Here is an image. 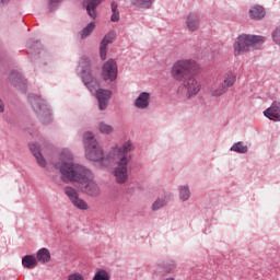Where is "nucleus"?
Listing matches in <instances>:
<instances>
[{"label": "nucleus", "instance_id": "nucleus-20", "mask_svg": "<svg viewBox=\"0 0 280 280\" xmlns=\"http://www.w3.org/2000/svg\"><path fill=\"white\" fill-rule=\"evenodd\" d=\"M36 259L37 261H40V264H47L51 261V253H49V249L47 248H40L37 252Z\"/></svg>", "mask_w": 280, "mask_h": 280}, {"label": "nucleus", "instance_id": "nucleus-18", "mask_svg": "<svg viewBox=\"0 0 280 280\" xmlns=\"http://www.w3.org/2000/svg\"><path fill=\"white\" fill-rule=\"evenodd\" d=\"M222 80L223 86L229 90L231 86H234L235 82L237 81V74H235V72H225Z\"/></svg>", "mask_w": 280, "mask_h": 280}, {"label": "nucleus", "instance_id": "nucleus-6", "mask_svg": "<svg viewBox=\"0 0 280 280\" xmlns=\"http://www.w3.org/2000/svg\"><path fill=\"white\" fill-rule=\"evenodd\" d=\"M187 97H196L202 89V84L194 75H189L183 81Z\"/></svg>", "mask_w": 280, "mask_h": 280}, {"label": "nucleus", "instance_id": "nucleus-36", "mask_svg": "<svg viewBox=\"0 0 280 280\" xmlns=\"http://www.w3.org/2000/svg\"><path fill=\"white\" fill-rule=\"evenodd\" d=\"M81 67H84V63H81Z\"/></svg>", "mask_w": 280, "mask_h": 280}, {"label": "nucleus", "instance_id": "nucleus-24", "mask_svg": "<svg viewBox=\"0 0 280 280\" xmlns=\"http://www.w3.org/2000/svg\"><path fill=\"white\" fill-rule=\"evenodd\" d=\"M231 152H237L238 154H246L248 147L244 145V142H236L232 148Z\"/></svg>", "mask_w": 280, "mask_h": 280}, {"label": "nucleus", "instance_id": "nucleus-31", "mask_svg": "<svg viewBox=\"0 0 280 280\" xmlns=\"http://www.w3.org/2000/svg\"><path fill=\"white\" fill-rule=\"evenodd\" d=\"M133 5H142L143 8H150L152 0H131Z\"/></svg>", "mask_w": 280, "mask_h": 280}, {"label": "nucleus", "instance_id": "nucleus-21", "mask_svg": "<svg viewBox=\"0 0 280 280\" xmlns=\"http://www.w3.org/2000/svg\"><path fill=\"white\" fill-rule=\"evenodd\" d=\"M229 90L226 89V86H224V84H219V85H213L210 89V95H212V97H221V95H224V93H226Z\"/></svg>", "mask_w": 280, "mask_h": 280}, {"label": "nucleus", "instance_id": "nucleus-35", "mask_svg": "<svg viewBox=\"0 0 280 280\" xmlns=\"http://www.w3.org/2000/svg\"><path fill=\"white\" fill-rule=\"evenodd\" d=\"M2 1V3H8V0H1Z\"/></svg>", "mask_w": 280, "mask_h": 280}, {"label": "nucleus", "instance_id": "nucleus-4", "mask_svg": "<svg viewBox=\"0 0 280 280\" xmlns=\"http://www.w3.org/2000/svg\"><path fill=\"white\" fill-rule=\"evenodd\" d=\"M197 67V63L191 59H182L173 63L171 68V75L173 80L177 82H184L189 78V73L194 71Z\"/></svg>", "mask_w": 280, "mask_h": 280}, {"label": "nucleus", "instance_id": "nucleus-19", "mask_svg": "<svg viewBox=\"0 0 280 280\" xmlns=\"http://www.w3.org/2000/svg\"><path fill=\"white\" fill-rule=\"evenodd\" d=\"M22 266H24V268H27L28 270H32L36 268V266H38V260L32 255H26L22 258Z\"/></svg>", "mask_w": 280, "mask_h": 280}, {"label": "nucleus", "instance_id": "nucleus-28", "mask_svg": "<svg viewBox=\"0 0 280 280\" xmlns=\"http://www.w3.org/2000/svg\"><path fill=\"white\" fill-rule=\"evenodd\" d=\"M93 280H110V276L108 275V271H106V270H98L94 275Z\"/></svg>", "mask_w": 280, "mask_h": 280}, {"label": "nucleus", "instance_id": "nucleus-2", "mask_svg": "<svg viewBox=\"0 0 280 280\" xmlns=\"http://www.w3.org/2000/svg\"><path fill=\"white\" fill-rule=\"evenodd\" d=\"M135 150L132 141L128 140L124 144L116 145L112 149L110 156L115 163L113 175L118 185L128 183V163L132 161L130 152Z\"/></svg>", "mask_w": 280, "mask_h": 280}, {"label": "nucleus", "instance_id": "nucleus-10", "mask_svg": "<svg viewBox=\"0 0 280 280\" xmlns=\"http://www.w3.org/2000/svg\"><path fill=\"white\" fill-rule=\"evenodd\" d=\"M110 91L98 89L96 91V98L98 100V106L101 110H106V107L108 106V100H110Z\"/></svg>", "mask_w": 280, "mask_h": 280}, {"label": "nucleus", "instance_id": "nucleus-8", "mask_svg": "<svg viewBox=\"0 0 280 280\" xmlns=\"http://www.w3.org/2000/svg\"><path fill=\"white\" fill-rule=\"evenodd\" d=\"M81 78H82L85 86H88V89H90V91L92 93H93L94 89H97L100 86L97 81L95 79H93V75H91V68H89V65L86 66V68L84 70H82Z\"/></svg>", "mask_w": 280, "mask_h": 280}, {"label": "nucleus", "instance_id": "nucleus-33", "mask_svg": "<svg viewBox=\"0 0 280 280\" xmlns=\"http://www.w3.org/2000/svg\"><path fill=\"white\" fill-rule=\"evenodd\" d=\"M68 280H84L82 273L75 272L68 276Z\"/></svg>", "mask_w": 280, "mask_h": 280}, {"label": "nucleus", "instance_id": "nucleus-34", "mask_svg": "<svg viewBox=\"0 0 280 280\" xmlns=\"http://www.w3.org/2000/svg\"><path fill=\"white\" fill-rule=\"evenodd\" d=\"M4 107H3V101L0 100V113H3Z\"/></svg>", "mask_w": 280, "mask_h": 280}, {"label": "nucleus", "instance_id": "nucleus-12", "mask_svg": "<svg viewBox=\"0 0 280 280\" xmlns=\"http://www.w3.org/2000/svg\"><path fill=\"white\" fill-rule=\"evenodd\" d=\"M100 3H102V0H84L83 1V8H85L89 16H91V19H95V16H97V5H100Z\"/></svg>", "mask_w": 280, "mask_h": 280}, {"label": "nucleus", "instance_id": "nucleus-5", "mask_svg": "<svg viewBox=\"0 0 280 280\" xmlns=\"http://www.w3.org/2000/svg\"><path fill=\"white\" fill-rule=\"evenodd\" d=\"M83 142L85 145V156L89 161H102L104 159V150H102L92 132L83 135Z\"/></svg>", "mask_w": 280, "mask_h": 280}, {"label": "nucleus", "instance_id": "nucleus-13", "mask_svg": "<svg viewBox=\"0 0 280 280\" xmlns=\"http://www.w3.org/2000/svg\"><path fill=\"white\" fill-rule=\"evenodd\" d=\"M266 16V9L264 7L256 4L249 9V18L253 21H261Z\"/></svg>", "mask_w": 280, "mask_h": 280}, {"label": "nucleus", "instance_id": "nucleus-25", "mask_svg": "<svg viewBox=\"0 0 280 280\" xmlns=\"http://www.w3.org/2000/svg\"><path fill=\"white\" fill-rule=\"evenodd\" d=\"M98 130L100 132H102V135H110L115 129L113 128V126L106 122H100Z\"/></svg>", "mask_w": 280, "mask_h": 280}, {"label": "nucleus", "instance_id": "nucleus-23", "mask_svg": "<svg viewBox=\"0 0 280 280\" xmlns=\"http://www.w3.org/2000/svg\"><path fill=\"white\" fill-rule=\"evenodd\" d=\"M72 205L73 207H75V209H79L80 211H89V203H86V201H84L80 197L74 199Z\"/></svg>", "mask_w": 280, "mask_h": 280}, {"label": "nucleus", "instance_id": "nucleus-1", "mask_svg": "<svg viewBox=\"0 0 280 280\" xmlns=\"http://www.w3.org/2000/svg\"><path fill=\"white\" fill-rule=\"evenodd\" d=\"M73 155L69 149H63L60 153L59 162L55 164L56 170H59L63 180L70 183H80L84 194L88 196H100V186L93 180V173L79 164H74Z\"/></svg>", "mask_w": 280, "mask_h": 280}, {"label": "nucleus", "instance_id": "nucleus-14", "mask_svg": "<svg viewBox=\"0 0 280 280\" xmlns=\"http://www.w3.org/2000/svg\"><path fill=\"white\" fill-rule=\"evenodd\" d=\"M186 25L190 32H196L200 27V16H198V13H190L187 16Z\"/></svg>", "mask_w": 280, "mask_h": 280}, {"label": "nucleus", "instance_id": "nucleus-16", "mask_svg": "<svg viewBox=\"0 0 280 280\" xmlns=\"http://www.w3.org/2000/svg\"><path fill=\"white\" fill-rule=\"evenodd\" d=\"M30 150L35 156L38 165H40V167H45V165H47V162L45 161V158H43V154H40V147L37 143H31Z\"/></svg>", "mask_w": 280, "mask_h": 280}, {"label": "nucleus", "instance_id": "nucleus-3", "mask_svg": "<svg viewBox=\"0 0 280 280\" xmlns=\"http://www.w3.org/2000/svg\"><path fill=\"white\" fill-rule=\"evenodd\" d=\"M257 43H264V37L247 34L240 35L233 43L234 56H244L247 51H253Z\"/></svg>", "mask_w": 280, "mask_h": 280}, {"label": "nucleus", "instance_id": "nucleus-27", "mask_svg": "<svg viewBox=\"0 0 280 280\" xmlns=\"http://www.w3.org/2000/svg\"><path fill=\"white\" fill-rule=\"evenodd\" d=\"M93 30H95V23L91 22L81 31V38H86V36H90Z\"/></svg>", "mask_w": 280, "mask_h": 280}, {"label": "nucleus", "instance_id": "nucleus-9", "mask_svg": "<svg viewBox=\"0 0 280 280\" xmlns=\"http://www.w3.org/2000/svg\"><path fill=\"white\" fill-rule=\"evenodd\" d=\"M265 117L270 121H280V103L273 102L269 108L264 112Z\"/></svg>", "mask_w": 280, "mask_h": 280}, {"label": "nucleus", "instance_id": "nucleus-32", "mask_svg": "<svg viewBox=\"0 0 280 280\" xmlns=\"http://www.w3.org/2000/svg\"><path fill=\"white\" fill-rule=\"evenodd\" d=\"M272 39L276 45H280V26L276 27V30L272 32Z\"/></svg>", "mask_w": 280, "mask_h": 280}, {"label": "nucleus", "instance_id": "nucleus-29", "mask_svg": "<svg viewBox=\"0 0 280 280\" xmlns=\"http://www.w3.org/2000/svg\"><path fill=\"white\" fill-rule=\"evenodd\" d=\"M112 21L113 23H117L119 21V10H117V2H112Z\"/></svg>", "mask_w": 280, "mask_h": 280}, {"label": "nucleus", "instance_id": "nucleus-7", "mask_svg": "<svg viewBox=\"0 0 280 280\" xmlns=\"http://www.w3.org/2000/svg\"><path fill=\"white\" fill-rule=\"evenodd\" d=\"M102 78L103 80H110L112 82L117 79V62H115V60L109 59L104 63Z\"/></svg>", "mask_w": 280, "mask_h": 280}, {"label": "nucleus", "instance_id": "nucleus-15", "mask_svg": "<svg viewBox=\"0 0 280 280\" xmlns=\"http://www.w3.org/2000/svg\"><path fill=\"white\" fill-rule=\"evenodd\" d=\"M30 102L35 110V113H47V104L40 97L30 96Z\"/></svg>", "mask_w": 280, "mask_h": 280}, {"label": "nucleus", "instance_id": "nucleus-30", "mask_svg": "<svg viewBox=\"0 0 280 280\" xmlns=\"http://www.w3.org/2000/svg\"><path fill=\"white\" fill-rule=\"evenodd\" d=\"M167 201H170V197L167 198L166 201L158 199L152 206L153 211H159V209L165 207V205H167Z\"/></svg>", "mask_w": 280, "mask_h": 280}, {"label": "nucleus", "instance_id": "nucleus-11", "mask_svg": "<svg viewBox=\"0 0 280 280\" xmlns=\"http://www.w3.org/2000/svg\"><path fill=\"white\" fill-rule=\"evenodd\" d=\"M115 38H116L115 32H109L107 35H105V37L101 42L100 55L103 60H106V47H108V45H110V43H113Z\"/></svg>", "mask_w": 280, "mask_h": 280}, {"label": "nucleus", "instance_id": "nucleus-17", "mask_svg": "<svg viewBox=\"0 0 280 280\" xmlns=\"http://www.w3.org/2000/svg\"><path fill=\"white\" fill-rule=\"evenodd\" d=\"M135 106L141 109L148 108V106H150V93H140V95L136 98Z\"/></svg>", "mask_w": 280, "mask_h": 280}, {"label": "nucleus", "instance_id": "nucleus-22", "mask_svg": "<svg viewBox=\"0 0 280 280\" xmlns=\"http://www.w3.org/2000/svg\"><path fill=\"white\" fill-rule=\"evenodd\" d=\"M65 194L66 196H68L70 202H73L80 197V195L78 194V190H75L73 187H70V186H67L65 188Z\"/></svg>", "mask_w": 280, "mask_h": 280}, {"label": "nucleus", "instance_id": "nucleus-26", "mask_svg": "<svg viewBox=\"0 0 280 280\" xmlns=\"http://www.w3.org/2000/svg\"><path fill=\"white\" fill-rule=\"evenodd\" d=\"M191 196V192L189 191V187L187 186H180L179 187V198L182 200H189V197Z\"/></svg>", "mask_w": 280, "mask_h": 280}]
</instances>
